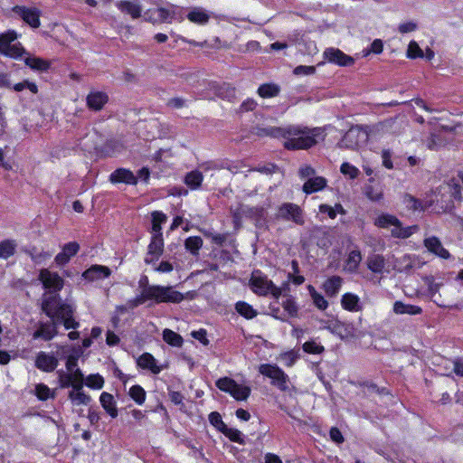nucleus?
I'll list each match as a JSON object with an SVG mask.
<instances>
[{"mask_svg":"<svg viewBox=\"0 0 463 463\" xmlns=\"http://www.w3.org/2000/svg\"><path fill=\"white\" fill-rule=\"evenodd\" d=\"M59 361L52 354L40 352L35 359V366L43 372H52L58 366Z\"/></svg>","mask_w":463,"mask_h":463,"instance_id":"nucleus-14","label":"nucleus"},{"mask_svg":"<svg viewBox=\"0 0 463 463\" xmlns=\"http://www.w3.org/2000/svg\"><path fill=\"white\" fill-rule=\"evenodd\" d=\"M366 265L373 273L382 274L385 268V259L381 254H373L368 256Z\"/></svg>","mask_w":463,"mask_h":463,"instance_id":"nucleus-24","label":"nucleus"},{"mask_svg":"<svg viewBox=\"0 0 463 463\" xmlns=\"http://www.w3.org/2000/svg\"><path fill=\"white\" fill-rule=\"evenodd\" d=\"M364 194L372 202H380L383 198V189L373 185L365 186Z\"/></svg>","mask_w":463,"mask_h":463,"instance_id":"nucleus-44","label":"nucleus"},{"mask_svg":"<svg viewBox=\"0 0 463 463\" xmlns=\"http://www.w3.org/2000/svg\"><path fill=\"white\" fill-rule=\"evenodd\" d=\"M383 165L387 169H392L393 164L392 161V152L389 149H383L382 151Z\"/></svg>","mask_w":463,"mask_h":463,"instance_id":"nucleus-60","label":"nucleus"},{"mask_svg":"<svg viewBox=\"0 0 463 463\" xmlns=\"http://www.w3.org/2000/svg\"><path fill=\"white\" fill-rule=\"evenodd\" d=\"M39 280L50 293L60 291L64 285L63 279L58 273L52 272L48 269H42L40 270Z\"/></svg>","mask_w":463,"mask_h":463,"instance_id":"nucleus-9","label":"nucleus"},{"mask_svg":"<svg viewBox=\"0 0 463 463\" xmlns=\"http://www.w3.org/2000/svg\"><path fill=\"white\" fill-rule=\"evenodd\" d=\"M302 348L305 353L311 354H320L325 351V347L314 340L305 342Z\"/></svg>","mask_w":463,"mask_h":463,"instance_id":"nucleus-45","label":"nucleus"},{"mask_svg":"<svg viewBox=\"0 0 463 463\" xmlns=\"http://www.w3.org/2000/svg\"><path fill=\"white\" fill-rule=\"evenodd\" d=\"M163 250L164 241L162 238V233L154 234L148 245V252L147 256L145 259V262L147 264L153 263L162 255Z\"/></svg>","mask_w":463,"mask_h":463,"instance_id":"nucleus-13","label":"nucleus"},{"mask_svg":"<svg viewBox=\"0 0 463 463\" xmlns=\"http://www.w3.org/2000/svg\"><path fill=\"white\" fill-rule=\"evenodd\" d=\"M137 364L143 369H148L154 373H158L160 368L156 364L154 356L148 353L143 354L137 360Z\"/></svg>","mask_w":463,"mask_h":463,"instance_id":"nucleus-32","label":"nucleus"},{"mask_svg":"<svg viewBox=\"0 0 463 463\" xmlns=\"http://www.w3.org/2000/svg\"><path fill=\"white\" fill-rule=\"evenodd\" d=\"M242 213L256 222H259L264 220L265 216V209L263 206H253V207H245L242 209Z\"/></svg>","mask_w":463,"mask_h":463,"instance_id":"nucleus-36","label":"nucleus"},{"mask_svg":"<svg viewBox=\"0 0 463 463\" xmlns=\"http://www.w3.org/2000/svg\"><path fill=\"white\" fill-rule=\"evenodd\" d=\"M277 217L286 222H293L298 225L305 223L303 210L293 203H283L278 208Z\"/></svg>","mask_w":463,"mask_h":463,"instance_id":"nucleus-8","label":"nucleus"},{"mask_svg":"<svg viewBox=\"0 0 463 463\" xmlns=\"http://www.w3.org/2000/svg\"><path fill=\"white\" fill-rule=\"evenodd\" d=\"M27 253L30 255L32 260L37 264L42 263L43 260L51 257L50 253L44 251L37 252L35 249L27 250Z\"/></svg>","mask_w":463,"mask_h":463,"instance_id":"nucleus-54","label":"nucleus"},{"mask_svg":"<svg viewBox=\"0 0 463 463\" xmlns=\"http://www.w3.org/2000/svg\"><path fill=\"white\" fill-rule=\"evenodd\" d=\"M187 19L194 24H205L209 22L210 15L203 8L194 7L187 14Z\"/></svg>","mask_w":463,"mask_h":463,"instance_id":"nucleus-27","label":"nucleus"},{"mask_svg":"<svg viewBox=\"0 0 463 463\" xmlns=\"http://www.w3.org/2000/svg\"><path fill=\"white\" fill-rule=\"evenodd\" d=\"M17 243L14 240H4L0 242V259H8L14 255Z\"/></svg>","mask_w":463,"mask_h":463,"instance_id":"nucleus-34","label":"nucleus"},{"mask_svg":"<svg viewBox=\"0 0 463 463\" xmlns=\"http://www.w3.org/2000/svg\"><path fill=\"white\" fill-rule=\"evenodd\" d=\"M80 250V245L76 241L66 243L62 247V250L55 256L54 261L59 266L67 264L71 258L75 256Z\"/></svg>","mask_w":463,"mask_h":463,"instance_id":"nucleus-17","label":"nucleus"},{"mask_svg":"<svg viewBox=\"0 0 463 463\" xmlns=\"http://www.w3.org/2000/svg\"><path fill=\"white\" fill-rule=\"evenodd\" d=\"M99 401L103 409L112 417L118 416V410L115 405L113 395L109 392H102Z\"/></svg>","mask_w":463,"mask_h":463,"instance_id":"nucleus-29","label":"nucleus"},{"mask_svg":"<svg viewBox=\"0 0 463 463\" xmlns=\"http://www.w3.org/2000/svg\"><path fill=\"white\" fill-rule=\"evenodd\" d=\"M42 310L51 318V321L39 324L33 333V338H43L45 341L52 339L57 334V326L63 324L66 329H76L80 324L73 318L74 308L67 303H61L57 295L45 297L43 299Z\"/></svg>","mask_w":463,"mask_h":463,"instance_id":"nucleus-1","label":"nucleus"},{"mask_svg":"<svg viewBox=\"0 0 463 463\" xmlns=\"http://www.w3.org/2000/svg\"><path fill=\"white\" fill-rule=\"evenodd\" d=\"M383 51V42L381 39H374L370 46L365 49L364 56L369 55L370 53L373 54H381Z\"/></svg>","mask_w":463,"mask_h":463,"instance_id":"nucleus-52","label":"nucleus"},{"mask_svg":"<svg viewBox=\"0 0 463 463\" xmlns=\"http://www.w3.org/2000/svg\"><path fill=\"white\" fill-rule=\"evenodd\" d=\"M282 307L289 317H296L298 316V307L292 297H289L283 301Z\"/></svg>","mask_w":463,"mask_h":463,"instance_id":"nucleus-48","label":"nucleus"},{"mask_svg":"<svg viewBox=\"0 0 463 463\" xmlns=\"http://www.w3.org/2000/svg\"><path fill=\"white\" fill-rule=\"evenodd\" d=\"M163 339L169 345L173 346H181L183 344V338L177 333L170 330L165 329L163 332Z\"/></svg>","mask_w":463,"mask_h":463,"instance_id":"nucleus-42","label":"nucleus"},{"mask_svg":"<svg viewBox=\"0 0 463 463\" xmlns=\"http://www.w3.org/2000/svg\"><path fill=\"white\" fill-rule=\"evenodd\" d=\"M69 374L72 381V388H83L84 375L79 368L70 372Z\"/></svg>","mask_w":463,"mask_h":463,"instance_id":"nucleus-50","label":"nucleus"},{"mask_svg":"<svg viewBox=\"0 0 463 463\" xmlns=\"http://www.w3.org/2000/svg\"><path fill=\"white\" fill-rule=\"evenodd\" d=\"M87 386L93 389H101L104 385V379L99 374H90L86 379Z\"/></svg>","mask_w":463,"mask_h":463,"instance_id":"nucleus-51","label":"nucleus"},{"mask_svg":"<svg viewBox=\"0 0 463 463\" xmlns=\"http://www.w3.org/2000/svg\"><path fill=\"white\" fill-rule=\"evenodd\" d=\"M215 89V94L222 99L229 97L230 85L224 83L223 85H213Z\"/></svg>","mask_w":463,"mask_h":463,"instance_id":"nucleus-61","label":"nucleus"},{"mask_svg":"<svg viewBox=\"0 0 463 463\" xmlns=\"http://www.w3.org/2000/svg\"><path fill=\"white\" fill-rule=\"evenodd\" d=\"M257 102L252 99H247L240 107V112L252 111L256 109Z\"/></svg>","mask_w":463,"mask_h":463,"instance_id":"nucleus-62","label":"nucleus"},{"mask_svg":"<svg viewBox=\"0 0 463 463\" xmlns=\"http://www.w3.org/2000/svg\"><path fill=\"white\" fill-rule=\"evenodd\" d=\"M109 96L103 91H90L86 97L87 107L94 111H99L108 103Z\"/></svg>","mask_w":463,"mask_h":463,"instance_id":"nucleus-15","label":"nucleus"},{"mask_svg":"<svg viewBox=\"0 0 463 463\" xmlns=\"http://www.w3.org/2000/svg\"><path fill=\"white\" fill-rule=\"evenodd\" d=\"M145 295L146 298H150V300H155L156 303H180L184 299L183 294L175 290L172 287L158 285L146 286Z\"/></svg>","mask_w":463,"mask_h":463,"instance_id":"nucleus-6","label":"nucleus"},{"mask_svg":"<svg viewBox=\"0 0 463 463\" xmlns=\"http://www.w3.org/2000/svg\"><path fill=\"white\" fill-rule=\"evenodd\" d=\"M130 397L139 405L146 400V392L140 385H134L129 389Z\"/></svg>","mask_w":463,"mask_h":463,"instance_id":"nucleus-47","label":"nucleus"},{"mask_svg":"<svg viewBox=\"0 0 463 463\" xmlns=\"http://www.w3.org/2000/svg\"><path fill=\"white\" fill-rule=\"evenodd\" d=\"M69 399L74 405H88L91 400L90 396L82 391V388H72L69 392Z\"/></svg>","mask_w":463,"mask_h":463,"instance_id":"nucleus-30","label":"nucleus"},{"mask_svg":"<svg viewBox=\"0 0 463 463\" xmlns=\"http://www.w3.org/2000/svg\"><path fill=\"white\" fill-rule=\"evenodd\" d=\"M25 64L33 70L45 71L50 68V62L38 57H27L24 60Z\"/></svg>","mask_w":463,"mask_h":463,"instance_id":"nucleus-37","label":"nucleus"},{"mask_svg":"<svg viewBox=\"0 0 463 463\" xmlns=\"http://www.w3.org/2000/svg\"><path fill=\"white\" fill-rule=\"evenodd\" d=\"M17 34L14 31H9L0 35V53L17 59L23 55L24 49L19 43H15Z\"/></svg>","mask_w":463,"mask_h":463,"instance_id":"nucleus-7","label":"nucleus"},{"mask_svg":"<svg viewBox=\"0 0 463 463\" xmlns=\"http://www.w3.org/2000/svg\"><path fill=\"white\" fill-rule=\"evenodd\" d=\"M298 358V351L294 349L280 353L278 356V359L280 360L286 367H292Z\"/></svg>","mask_w":463,"mask_h":463,"instance_id":"nucleus-41","label":"nucleus"},{"mask_svg":"<svg viewBox=\"0 0 463 463\" xmlns=\"http://www.w3.org/2000/svg\"><path fill=\"white\" fill-rule=\"evenodd\" d=\"M308 293L312 298V301L314 305L319 309V310H326L328 307V302L325 298V297L317 291L314 286L308 285L307 287Z\"/></svg>","mask_w":463,"mask_h":463,"instance_id":"nucleus-33","label":"nucleus"},{"mask_svg":"<svg viewBox=\"0 0 463 463\" xmlns=\"http://www.w3.org/2000/svg\"><path fill=\"white\" fill-rule=\"evenodd\" d=\"M424 247L430 253L439 257L442 260H449L451 258L449 251L445 249L440 240L436 236L425 238L423 241Z\"/></svg>","mask_w":463,"mask_h":463,"instance_id":"nucleus-11","label":"nucleus"},{"mask_svg":"<svg viewBox=\"0 0 463 463\" xmlns=\"http://www.w3.org/2000/svg\"><path fill=\"white\" fill-rule=\"evenodd\" d=\"M117 7L123 13L129 14L133 19L140 17L142 7L140 5L130 1H119Z\"/></svg>","mask_w":463,"mask_h":463,"instance_id":"nucleus-25","label":"nucleus"},{"mask_svg":"<svg viewBox=\"0 0 463 463\" xmlns=\"http://www.w3.org/2000/svg\"><path fill=\"white\" fill-rule=\"evenodd\" d=\"M250 387L239 384L233 380V400L238 402L246 401L250 395Z\"/></svg>","mask_w":463,"mask_h":463,"instance_id":"nucleus-38","label":"nucleus"},{"mask_svg":"<svg viewBox=\"0 0 463 463\" xmlns=\"http://www.w3.org/2000/svg\"><path fill=\"white\" fill-rule=\"evenodd\" d=\"M329 436H330L331 440L337 444H341L345 440L341 430L337 427H332L330 429Z\"/></svg>","mask_w":463,"mask_h":463,"instance_id":"nucleus-58","label":"nucleus"},{"mask_svg":"<svg viewBox=\"0 0 463 463\" xmlns=\"http://www.w3.org/2000/svg\"><path fill=\"white\" fill-rule=\"evenodd\" d=\"M402 203L408 210L412 212L424 210L422 202L410 194H405L403 195Z\"/></svg>","mask_w":463,"mask_h":463,"instance_id":"nucleus-39","label":"nucleus"},{"mask_svg":"<svg viewBox=\"0 0 463 463\" xmlns=\"http://www.w3.org/2000/svg\"><path fill=\"white\" fill-rule=\"evenodd\" d=\"M258 372L270 380V384L283 392L290 391L289 376L277 364H260Z\"/></svg>","mask_w":463,"mask_h":463,"instance_id":"nucleus-5","label":"nucleus"},{"mask_svg":"<svg viewBox=\"0 0 463 463\" xmlns=\"http://www.w3.org/2000/svg\"><path fill=\"white\" fill-rule=\"evenodd\" d=\"M393 311L396 314L403 315H420L422 308L416 305L405 304L402 301H395L393 304Z\"/></svg>","mask_w":463,"mask_h":463,"instance_id":"nucleus-28","label":"nucleus"},{"mask_svg":"<svg viewBox=\"0 0 463 463\" xmlns=\"http://www.w3.org/2000/svg\"><path fill=\"white\" fill-rule=\"evenodd\" d=\"M271 134L273 137L282 138L284 148L289 151L311 148L326 137L323 128H308L301 125L275 128Z\"/></svg>","mask_w":463,"mask_h":463,"instance_id":"nucleus-2","label":"nucleus"},{"mask_svg":"<svg viewBox=\"0 0 463 463\" xmlns=\"http://www.w3.org/2000/svg\"><path fill=\"white\" fill-rule=\"evenodd\" d=\"M110 275V269L106 266L93 265L82 274V277L90 281L102 279Z\"/></svg>","mask_w":463,"mask_h":463,"instance_id":"nucleus-21","label":"nucleus"},{"mask_svg":"<svg viewBox=\"0 0 463 463\" xmlns=\"http://www.w3.org/2000/svg\"><path fill=\"white\" fill-rule=\"evenodd\" d=\"M340 171L343 175H348L351 179L357 178L360 174V171L356 166L347 162L341 165Z\"/></svg>","mask_w":463,"mask_h":463,"instance_id":"nucleus-49","label":"nucleus"},{"mask_svg":"<svg viewBox=\"0 0 463 463\" xmlns=\"http://www.w3.org/2000/svg\"><path fill=\"white\" fill-rule=\"evenodd\" d=\"M323 57L327 62L340 67H349L354 63V59L352 56L345 54L338 48H326Z\"/></svg>","mask_w":463,"mask_h":463,"instance_id":"nucleus-10","label":"nucleus"},{"mask_svg":"<svg viewBox=\"0 0 463 463\" xmlns=\"http://www.w3.org/2000/svg\"><path fill=\"white\" fill-rule=\"evenodd\" d=\"M14 10L33 28H38L40 26V12L37 9L15 6Z\"/></svg>","mask_w":463,"mask_h":463,"instance_id":"nucleus-19","label":"nucleus"},{"mask_svg":"<svg viewBox=\"0 0 463 463\" xmlns=\"http://www.w3.org/2000/svg\"><path fill=\"white\" fill-rule=\"evenodd\" d=\"M35 391L37 397L42 401L47 400L50 396L49 387L43 383L36 385Z\"/></svg>","mask_w":463,"mask_h":463,"instance_id":"nucleus-57","label":"nucleus"},{"mask_svg":"<svg viewBox=\"0 0 463 463\" xmlns=\"http://www.w3.org/2000/svg\"><path fill=\"white\" fill-rule=\"evenodd\" d=\"M417 29V24L413 22L402 23L399 25L398 30L401 33H407Z\"/></svg>","mask_w":463,"mask_h":463,"instance_id":"nucleus-64","label":"nucleus"},{"mask_svg":"<svg viewBox=\"0 0 463 463\" xmlns=\"http://www.w3.org/2000/svg\"><path fill=\"white\" fill-rule=\"evenodd\" d=\"M257 93L262 99L275 98L280 93V87L273 82L263 83L259 86Z\"/></svg>","mask_w":463,"mask_h":463,"instance_id":"nucleus-26","label":"nucleus"},{"mask_svg":"<svg viewBox=\"0 0 463 463\" xmlns=\"http://www.w3.org/2000/svg\"><path fill=\"white\" fill-rule=\"evenodd\" d=\"M25 88L29 89L31 92L36 94L38 92V87L35 83L30 82L28 80H24L23 82H19L14 86V90L15 91H22Z\"/></svg>","mask_w":463,"mask_h":463,"instance_id":"nucleus-55","label":"nucleus"},{"mask_svg":"<svg viewBox=\"0 0 463 463\" xmlns=\"http://www.w3.org/2000/svg\"><path fill=\"white\" fill-rule=\"evenodd\" d=\"M203 174L199 171H192L186 174L184 177V183L191 189H197L200 187L203 182Z\"/></svg>","mask_w":463,"mask_h":463,"instance_id":"nucleus-40","label":"nucleus"},{"mask_svg":"<svg viewBox=\"0 0 463 463\" xmlns=\"http://www.w3.org/2000/svg\"><path fill=\"white\" fill-rule=\"evenodd\" d=\"M327 184V180L323 176L308 178L303 184L302 190L306 194H311L322 191Z\"/></svg>","mask_w":463,"mask_h":463,"instance_id":"nucleus-22","label":"nucleus"},{"mask_svg":"<svg viewBox=\"0 0 463 463\" xmlns=\"http://www.w3.org/2000/svg\"><path fill=\"white\" fill-rule=\"evenodd\" d=\"M174 12L163 7L150 9L145 13L146 21H148L153 24L171 22V20L174 19Z\"/></svg>","mask_w":463,"mask_h":463,"instance_id":"nucleus-12","label":"nucleus"},{"mask_svg":"<svg viewBox=\"0 0 463 463\" xmlns=\"http://www.w3.org/2000/svg\"><path fill=\"white\" fill-rule=\"evenodd\" d=\"M342 307L349 312H358L362 310L360 298L354 293H345L341 298Z\"/></svg>","mask_w":463,"mask_h":463,"instance_id":"nucleus-23","label":"nucleus"},{"mask_svg":"<svg viewBox=\"0 0 463 463\" xmlns=\"http://www.w3.org/2000/svg\"><path fill=\"white\" fill-rule=\"evenodd\" d=\"M407 57L411 59L422 58L423 52L415 41H411L408 45Z\"/></svg>","mask_w":463,"mask_h":463,"instance_id":"nucleus-53","label":"nucleus"},{"mask_svg":"<svg viewBox=\"0 0 463 463\" xmlns=\"http://www.w3.org/2000/svg\"><path fill=\"white\" fill-rule=\"evenodd\" d=\"M166 221V216L160 212H154L152 213V231L154 234L161 233V223Z\"/></svg>","mask_w":463,"mask_h":463,"instance_id":"nucleus-46","label":"nucleus"},{"mask_svg":"<svg viewBox=\"0 0 463 463\" xmlns=\"http://www.w3.org/2000/svg\"><path fill=\"white\" fill-rule=\"evenodd\" d=\"M209 420L213 426L218 430L222 432L226 437L232 440V430L229 429L222 420V416L219 412L213 411L209 415Z\"/></svg>","mask_w":463,"mask_h":463,"instance_id":"nucleus-31","label":"nucleus"},{"mask_svg":"<svg viewBox=\"0 0 463 463\" xmlns=\"http://www.w3.org/2000/svg\"><path fill=\"white\" fill-rule=\"evenodd\" d=\"M319 212L321 213H326L330 219H335L336 217L335 209L333 206L326 203L319 205Z\"/></svg>","mask_w":463,"mask_h":463,"instance_id":"nucleus-63","label":"nucleus"},{"mask_svg":"<svg viewBox=\"0 0 463 463\" xmlns=\"http://www.w3.org/2000/svg\"><path fill=\"white\" fill-rule=\"evenodd\" d=\"M373 224L380 229H388L392 226L391 234L394 238L407 239L411 237L419 229L418 225L404 227L402 222L395 216L390 213H381L374 221Z\"/></svg>","mask_w":463,"mask_h":463,"instance_id":"nucleus-3","label":"nucleus"},{"mask_svg":"<svg viewBox=\"0 0 463 463\" xmlns=\"http://www.w3.org/2000/svg\"><path fill=\"white\" fill-rule=\"evenodd\" d=\"M184 246L192 254H197L203 246V240L199 236L188 237L184 241Z\"/></svg>","mask_w":463,"mask_h":463,"instance_id":"nucleus-43","label":"nucleus"},{"mask_svg":"<svg viewBox=\"0 0 463 463\" xmlns=\"http://www.w3.org/2000/svg\"><path fill=\"white\" fill-rule=\"evenodd\" d=\"M250 288L253 293L260 297L270 295L275 299H279L282 294L279 287L276 286L268 276L260 269H254L251 272L249 280Z\"/></svg>","mask_w":463,"mask_h":463,"instance_id":"nucleus-4","label":"nucleus"},{"mask_svg":"<svg viewBox=\"0 0 463 463\" xmlns=\"http://www.w3.org/2000/svg\"><path fill=\"white\" fill-rule=\"evenodd\" d=\"M109 181L113 184L124 183L127 184H136L137 183V177L128 169L118 168L110 175Z\"/></svg>","mask_w":463,"mask_h":463,"instance_id":"nucleus-20","label":"nucleus"},{"mask_svg":"<svg viewBox=\"0 0 463 463\" xmlns=\"http://www.w3.org/2000/svg\"><path fill=\"white\" fill-rule=\"evenodd\" d=\"M57 373L59 375L60 386L61 388H68L70 386L72 387V381L71 380L69 373H66L63 371H58Z\"/></svg>","mask_w":463,"mask_h":463,"instance_id":"nucleus-56","label":"nucleus"},{"mask_svg":"<svg viewBox=\"0 0 463 463\" xmlns=\"http://www.w3.org/2000/svg\"><path fill=\"white\" fill-rule=\"evenodd\" d=\"M362 260L363 256L361 250L358 246L355 245L354 249L348 252L347 257L345 260V269L350 274L357 273Z\"/></svg>","mask_w":463,"mask_h":463,"instance_id":"nucleus-18","label":"nucleus"},{"mask_svg":"<svg viewBox=\"0 0 463 463\" xmlns=\"http://www.w3.org/2000/svg\"><path fill=\"white\" fill-rule=\"evenodd\" d=\"M235 309L241 317L246 319H252L258 315L257 310L245 301H238L235 304Z\"/></svg>","mask_w":463,"mask_h":463,"instance_id":"nucleus-35","label":"nucleus"},{"mask_svg":"<svg viewBox=\"0 0 463 463\" xmlns=\"http://www.w3.org/2000/svg\"><path fill=\"white\" fill-rule=\"evenodd\" d=\"M216 385L220 390L232 393V379L221 378L216 382Z\"/></svg>","mask_w":463,"mask_h":463,"instance_id":"nucleus-59","label":"nucleus"},{"mask_svg":"<svg viewBox=\"0 0 463 463\" xmlns=\"http://www.w3.org/2000/svg\"><path fill=\"white\" fill-rule=\"evenodd\" d=\"M344 279L338 275L328 277L322 284L321 288L324 290L327 298H335L338 295Z\"/></svg>","mask_w":463,"mask_h":463,"instance_id":"nucleus-16","label":"nucleus"}]
</instances>
